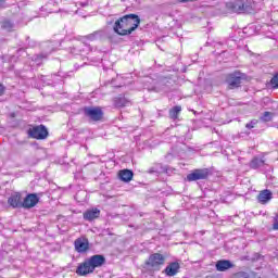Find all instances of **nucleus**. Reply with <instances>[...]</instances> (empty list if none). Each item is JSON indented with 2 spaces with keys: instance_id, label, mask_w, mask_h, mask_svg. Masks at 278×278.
I'll use <instances>...</instances> for the list:
<instances>
[{
  "instance_id": "nucleus-24",
  "label": "nucleus",
  "mask_w": 278,
  "mask_h": 278,
  "mask_svg": "<svg viewBox=\"0 0 278 278\" xmlns=\"http://www.w3.org/2000/svg\"><path fill=\"white\" fill-rule=\"evenodd\" d=\"M5 8H9L8 0H0V10H5Z\"/></svg>"
},
{
  "instance_id": "nucleus-22",
  "label": "nucleus",
  "mask_w": 278,
  "mask_h": 278,
  "mask_svg": "<svg viewBox=\"0 0 278 278\" xmlns=\"http://www.w3.org/2000/svg\"><path fill=\"white\" fill-rule=\"evenodd\" d=\"M179 112H181V106H174V108L169 111V116H170V118H177V116H179Z\"/></svg>"
},
{
  "instance_id": "nucleus-13",
  "label": "nucleus",
  "mask_w": 278,
  "mask_h": 278,
  "mask_svg": "<svg viewBox=\"0 0 278 278\" xmlns=\"http://www.w3.org/2000/svg\"><path fill=\"white\" fill-rule=\"evenodd\" d=\"M273 199V192L268 189H265L261 191L257 195L258 203H262V205H266L268 201Z\"/></svg>"
},
{
  "instance_id": "nucleus-10",
  "label": "nucleus",
  "mask_w": 278,
  "mask_h": 278,
  "mask_svg": "<svg viewBox=\"0 0 278 278\" xmlns=\"http://www.w3.org/2000/svg\"><path fill=\"white\" fill-rule=\"evenodd\" d=\"M76 273L80 277H86V275H90V273H94V269L92 268V265H90L89 261L87 260L80 265H78Z\"/></svg>"
},
{
  "instance_id": "nucleus-1",
  "label": "nucleus",
  "mask_w": 278,
  "mask_h": 278,
  "mask_svg": "<svg viewBox=\"0 0 278 278\" xmlns=\"http://www.w3.org/2000/svg\"><path fill=\"white\" fill-rule=\"evenodd\" d=\"M140 23L141 20L138 14H126L115 21L113 31H115L117 36H131V34L140 27Z\"/></svg>"
},
{
  "instance_id": "nucleus-16",
  "label": "nucleus",
  "mask_w": 278,
  "mask_h": 278,
  "mask_svg": "<svg viewBox=\"0 0 278 278\" xmlns=\"http://www.w3.org/2000/svg\"><path fill=\"white\" fill-rule=\"evenodd\" d=\"M8 203L9 205H11V207H23V202L21 201V195L18 193H14L12 194L9 199H8Z\"/></svg>"
},
{
  "instance_id": "nucleus-20",
  "label": "nucleus",
  "mask_w": 278,
  "mask_h": 278,
  "mask_svg": "<svg viewBox=\"0 0 278 278\" xmlns=\"http://www.w3.org/2000/svg\"><path fill=\"white\" fill-rule=\"evenodd\" d=\"M264 165V160L260 159V157H254L251 162H250V167L251 168H260Z\"/></svg>"
},
{
  "instance_id": "nucleus-19",
  "label": "nucleus",
  "mask_w": 278,
  "mask_h": 278,
  "mask_svg": "<svg viewBox=\"0 0 278 278\" xmlns=\"http://www.w3.org/2000/svg\"><path fill=\"white\" fill-rule=\"evenodd\" d=\"M114 105L115 108H125L129 105V101L125 97L115 98Z\"/></svg>"
},
{
  "instance_id": "nucleus-11",
  "label": "nucleus",
  "mask_w": 278,
  "mask_h": 278,
  "mask_svg": "<svg viewBox=\"0 0 278 278\" xmlns=\"http://www.w3.org/2000/svg\"><path fill=\"white\" fill-rule=\"evenodd\" d=\"M87 262H89L91 268H93L94 270V268H101V266L105 264V256L101 254H96L87 260Z\"/></svg>"
},
{
  "instance_id": "nucleus-14",
  "label": "nucleus",
  "mask_w": 278,
  "mask_h": 278,
  "mask_svg": "<svg viewBox=\"0 0 278 278\" xmlns=\"http://www.w3.org/2000/svg\"><path fill=\"white\" fill-rule=\"evenodd\" d=\"M84 219L85 220H89V222H92L96 218H99V216H101V211L99 208H90V210H87L84 214Z\"/></svg>"
},
{
  "instance_id": "nucleus-15",
  "label": "nucleus",
  "mask_w": 278,
  "mask_h": 278,
  "mask_svg": "<svg viewBox=\"0 0 278 278\" xmlns=\"http://www.w3.org/2000/svg\"><path fill=\"white\" fill-rule=\"evenodd\" d=\"M216 270L219 273H225V270H229V268H233V264L230 263V261L222 260L218 261L215 265Z\"/></svg>"
},
{
  "instance_id": "nucleus-23",
  "label": "nucleus",
  "mask_w": 278,
  "mask_h": 278,
  "mask_svg": "<svg viewBox=\"0 0 278 278\" xmlns=\"http://www.w3.org/2000/svg\"><path fill=\"white\" fill-rule=\"evenodd\" d=\"M258 121L257 119H252L250 123L245 125L247 129H254L255 125H257Z\"/></svg>"
},
{
  "instance_id": "nucleus-17",
  "label": "nucleus",
  "mask_w": 278,
  "mask_h": 278,
  "mask_svg": "<svg viewBox=\"0 0 278 278\" xmlns=\"http://www.w3.org/2000/svg\"><path fill=\"white\" fill-rule=\"evenodd\" d=\"M118 177L122 181H131V179H134V172L129 169H123L118 173Z\"/></svg>"
},
{
  "instance_id": "nucleus-18",
  "label": "nucleus",
  "mask_w": 278,
  "mask_h": 278,
  "mask_svg": "<svg viewBox=\"0 0 278 278\" xmlns=\"http://www.w3.org/2000/svg\"><path fill=\"white\" fill-rule=\"evenodd\" d=\"M1 29L4 31H15L16 30V24L11 22L10 20H4L0 23Z\"/></svg>"
},
{
  "instance_id": "nucleus-29",
  "label": "nucleus",
  "mask_w": 278,
  "mask_h": 278,
  "mask_svg": "<svg viewBox=\"0 0 278 278\" xmlns=\"http://www.w3.org/2000/svg\"><path fill=\"white\" fill-rule=\"evenodd\" d=\"M18 53H23V54L27 55V52H25V50H23V49H20Z\"/></svg>"
},
{
  "instance_id": "nucleus-28",
  "label": "nucleus",
  "mask_w": 278,
  "mask_h": 278,
  "mask_svg": "<svg viewBox=\"0 0 278 278\" xmlns=\"http://www.w3.org/2000/svg\"><path fill=\"white\" fill-rule=\"evenodd\" d=\"M5 92V87L0 84V97Z\"/></svg>"
},
{
  "instance_id": "nucleus-30",
  "label": "nucleus",
  "mask_w": 278,
  "mask_h": 278,
  "mask_svg": "<svg viewBox=\"0 0 278 278\" xmlns=\"http://www.w3.org/2000/svg\"><path fill=\"white\" fill-rule=\"evenodd\" d=\"M40 58H42V55H37V59H35V60H40Z\"/></svg>"
},
{
  "instance_id": "nucleus-31",
  "label": "nucleus",
  "mask_w": 278,
  "mask_h": 278,
  "mask_svg": "<svg viewBox=\"0 0 278 278\" xmlns=\"http://www.w3.org/2000/svg\"><path fill=\"white\" fill-rule=\"evenodd\" d=\"M149 173H155V170L154 169H150Z\"/></svg>"
},
{
  "instance_id": "nucleus-25",
  "label": "nucleus",
  "mask_w": 278,
  "mask_h": 278,
  "mask_svg": "<svg viewBox=\"0 0 278 278\" xmlns=\"http://www.w3.org/2000/svg\"><path fill=\"white\" fill-rule=\"evenodd\" d=\"M273 229L275 231H278V215L274 219Z\"/></svg>"
},
{
  "instance_id": "nucleus-26",
  "label": "nucleus",
  "mask_w": 278,
  "mask_h": 278,
  "mask_svg": "<svg viewBox=\"0 0 278 278\" xmlns=\"http://www.w3.org/2000/svg\"><path fill=\"white\" fill-rule=\"evenodd\" d=\"M21 22H17V25H21V23H25V15L23 13L17 15Z\"/></svg>"
},
{
  "instance_id": "nucleus-6",
  "label": "nucleus",
  "mask_w": 278,
  "mask_h": 278,
  "mask_svg": "<svg viewBox=\"0 0 278 278\" xmlns=\"http://www.w3.org/2000/svg\"><path fill=\"white\" fill-rule=\"evenodd\" d=\"M242 77H243L242 73L235 72V73L228 74L226 78V83L230 88H238L242 84Z\"/></svg>"
},
{
  "instance_id": "nucleus-8",
  "label": "nucleus",
  "mask_w": 278,
  "mask_h": 278,
  "mask_svg": "<svg viewBox=\"0 0 278 278\" xmlns=\"http://www.w3.org/2000/svg\"><path fill=\"white\" fill-rule=\"evenodd\" d=\"M74 247L77 253H87L90 249V242L86 238H78L74 241Z\"/></svg>"
},
{
  "instance_id": "nucleus-2",
  "label": "nucleus",
  "mask_w": 278,
  "mask_h": 278,
  "mask_svg": "<svg viewBox=\"0 0 278 278\" xmlns=\"http://www.w3.org/2000/svg\"><path fill=\"white\" fill-rule=\"evenodd\" d=\"M228 14H253V0H233L225 4Z\"/></svg>"
},
{
  "instance_id": "nucleus-7",
  "label": "nucleus",
  "mask_w": 278,
  "mask_h": 278,
  "mask_svg": "<svg viewBox=\"0 0 278 278\" xmlns=\"http://www.w3.org/2000/svg\"><path fill=\"white\" fill-rule=\"evenodd\" d=\"M84 112L90 121H101L103 118V111L100 108L88 106L85 108Z\"/></svg>"
},
{
  "instance_id": "nucleus-21",
  "label": "nucleus",
  "mask_w": 278,
  "mask_h": 278,
  "mask_svg": "<svg viewBox=\"0 0 278 278\" xmlns=\"http://www.w3.org/2000/svg\"><path fill=\"white\" fill-rule=\"evenodd\" d=\"M274 114L271 112H264L263 115L260 117L263 123H270L273 121Z\"/></svg>"
},
{
  "instance_id": "nucleus-9",
  "label": "nucleus",
  "mask_w": 278,
  "mask_h": 278,
  "mask_svg": "<svg viewBox=\"0 0 278 278\" xmlns=\"http://www.w3.org/2000/svg\"><path fill=\"white\" fill-rule=\"evenodd\" d=\"M38 201H40V199L38 198V194L30 193L22 202V207H25L27 210L31 207H36V205H38Z\"/></svg>"
},
{
  "instance_id": "nucleus-27",
  "label": "nucleus",
  "mask_w": 278,
  "mask_h": 278,
  "mask_svg": "<svg viewBox=\"0 0 278 278\" xmlns=\"http://www.w3.org/2000/svg\"><path fill=\"white\" fill-rule=\"evenodd\" d=\"M90 36H103V30L94 31L93 34H90Z\"/></svg>"
},
{
  "instance_id": "nucleus-3",
  "label": "nucleus",
  "mask_w": 278,
  "mask_h": 278,
  "mask_svg": "<svg viewBox=\"0 0 278 278\" xmlns=\"http://www.w3.org/2000/svg\"><path fill=\"white\" fill-rule=\"evenodd\" d=\"M166 262V257L161 253H153L149 256L148 261L146 262L147 268L150 270H160L164 263Z\"/></svg>"
},
{
  "instance_id": "nucleus-4",
  "label": "nucleus",
  "mask_w": 278,
  "mask_h": 278,
  "mask_svg": "<svg viewBox=\"0 0 278 278\" xmlns=\"http://www.w3.org/2000/svg\"><path fill=\"white\" fill-rule=\"evenodd\" d=\"M30 138H35L36 140H45L47 136H49V130L43 125L36 126L28 131Z\"/></svg>"
},
{
  "instance_id": "nucleus-5",
  "label": "nucleus",
  "mask_w": 278,
  "mask_h": 278,
  "mask_svg": "<svg viewBox=\"0 0 278 278\" xmlns=\"http://www.w3.org/2000/svg\"><path fill=\"white\" fill-rule=\"evenodd\" d=\"M210 176V169H194L192 173L187 175V181H199L201 179H207Z\"/></svg>"
},
{
  "instance_id": "nucleus-12",
  "label": "nucleus",
  "mask_w": 278,
  "mask_h": 278,
  "mask_svg": "<svg viewBox=\"0 0 278 278\" xmlns=\"http://www.w3.org/2000/svg\"><path fill=\"white\" fill-rule=\"evenodd\" d=\"M179 268H181V265H179V262H172L166 266L163 273H165L167 277H175V275L179 273Z\"/></svg>"
}]
</instances>
